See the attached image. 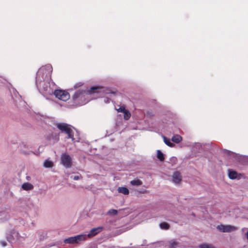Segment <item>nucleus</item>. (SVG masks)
Returning a JSON list of instances; mask_svg holds the SVG:
<instances>
[{
    "mask_svg": "<svg viewBox=\"0 0 248 248\" xmlns=\"http://www.w3.org/2000/svg\"><path fill=\"white\" fill-rule=\"evenodd\" d=\"M70 125L66 123H59L57 124V127L62 132L67 135L66 138L70 139L72 141L75 140L73 131L70 127Z\"/></svg>",
    "mask_w": 248,
    "mask_h": 248,
    "instance_id": "nucleus-1",
    "label": "nucleus"
},
{
    "mask_svg": "<svg viewBox=\"0 0 248 248\" xmlns=\"http://www.w3.org/2000/svg\"><path fill=\"white\" fill-rule=\"evenodd\" d=\"M61 163L66 168H71L72 166V159L68 154H62L61 155Z\"/></svg>",
    "mask_w": 248,
    "mask_h": 248,
    "instance_id": "nucleus-2",
    "label": "nucleus"
},
{
    "mask_svg": "<svg viewBox=\"0 0 248 248\" xmlns=\"http://www.w3.org/2000/svg\"><path fill=\"white\" fill-rule=\"evenodd\" d=\"M54 94L56 97L63 101H66L70 98L69 93L67 92L62 90H55Z\"/></svg>",
    "mask_w": 248,
    "mask_h": 248,
    "instance_id": "nucleus-3",
    "label": "nucleus"
},
{
    "mask_svg": "<svg viewBox=\"0 0 248 248\" xmlns=\"http://www.w3.org/2000/svg\"><path fill=\"white\" fill-rule=\"evenodd\" d=\"M217 228L220 232H231L235 231L237 229L236 227L230 225H224L222 224L218 225Z\"/></svg>",
    "mask_w": 248,
    "mask_h": 248,
    "instance_id": "nucleus-4",
    "label": "nucleus"
},
{
    "mask_svg": "<svg viewBox=\"0 0 248 248\" xmlns=\"http://www.w3.org/2000/svg\"><path fill=\"white\" fill-rule=\"evenodd\" d=\"M103 230V227L93 228L87 235V237L92 238L97 235Z\"/></svg>",
    "mask_w": 248,
    "mask_h": 248,
    "instance_id": "nucleus-5",
    "label": "nucleus"
},
{
    "mask_svg": "<svg viewBox=\"0 0 248 248\" xmlns=\"http://www.w3.org/2000/svg\"><path fill=\"white\" fill-rule=\"evenodd\" d=\"M172 182L175 184H179L182 180L181 173L178 171H175L172 176Z\"/></svg>",
    "mask_w": 248,
    "mask_h": 248,
    "instance_id": "nucleus-6",
    "label": "nucleus"
},
{
    "mask_svg": "<svg viewBox=\"0 0 248 248\" xmlns=\"http://www.w3.org/2000/svg\"><path fill=\"white\" fill-rule=\"evenodd\" d=\"M229 173L228 176L230 179L233 180L235 179H240L241 176V174L240 173L238 174L236 171L229 170Z\"/></svg>",
    "mask_w": 248,
    "mask_h": 248,
    "instance_id": "nucleus-7",
    "label": "nucleus"
},
{
    "mask_svg": "<svg viewBox=\"0 0 248 248\" xmlns=\"http://www.w3.org/2000/svg\"><path fill=\"white\" fill-rule=\"evenodd\" d=\"M85 92L83 91H78L76 92L73 96V99L74 101H76L78 99H81L84 96Z\"/></svg>",
    "mask_w": 248,
    "mask_h": 248,
    "instance_id": "nucleus-8",
    "label": "nucleus"
},
{
    "mask_svg": "<svg viewBox=\"0 0 248 248\" xmlns=\"http://www.w3.org/2000/svg\"><path fill=\"white\" fill-rule=\"evenodd\" d=\"M75 236L77 244H78L80 242L85 241L87 238V235L85 234H80Z\"/></svg>",
    "mask_w": 248,
    "mask_h": 248,
    "instance_id": "nucleus-9",
    "label": "nucleus"
},
{
    "mask_svg": "<svg viewBox=\"0 0 248 248\" xmlns=\"http://www.w3.org/2000/svg\"><path fill=\"white\" fill-rule=\"evenodd\" d=\"M33 188V185L29 183H24L22 185V188L25 190H31Z\"/></svg>",
    "mask_w": 248,
    "mask_h": 248,
    "instance_id": "nucleus-10",
    "label": "nucleus"
},
{
    "mask_svg": "<svg viewBox=\"0 0 248 248\" xmlns=\"http://www.w3.org/2000/svg\"><path fill=\"white\" fill-rule=\"evenodd\" d=\"M118 191L119 193H122L125 195H128L129 193L128 189L125 187H119Z\"/></svg>",
    "mask_w": 248,
    "mask_h": 248,
    "instance_id": "nucleus-11",
    "label": "nucleus"
},
{
    "mask_svg": "<svg viewBox=\"0 0 248 248\" xmlns=\"http://www.w3.org/2000/svg\"><path fill=\"white\" fill-rule=\"evenodd\" d=\"M64 243L65 244H77L75 236L70 237L64 240Z\"/></svg>",
    "mask_w": 248,
    "mask_h": 248,
    "instance_id": "nucleus-12",
    "label": "nucleus"
},
{
    "mask_svg": "<svg viewBox=\"0 0 248 248\" xmlns=\"http://www.w3.org/2000/svg\"><path fill=\"white\" fill-rule=\"evenodd\" d=\"M171 140L173 142L178 143L182 141V138L179 135H175L172 137Z\"/></svg>",
    "mask_w": 248,
    "mask_h": 248,
    "instance_id": "nucleus-13",
    "label": "nucleus"
},
{
    "mask_svg": "<svg viewBox=\"0 0 248 248\" xmlns=\"http://www.w3.org/2000/svg\"><path fill=\"white\" fill-rule=\"evenodd\" d=\"M163 138L164 142L168 146L170 147H173L174 146V145H175L174 144L171 142L170 141V140L169 139L167 138V137H166L165 136H163Z\"/></svg>",
    "mask_w": 248,
    "mask_h": 248,
    "instance_id": "nucleus-14",
    "label": "nucleus"
},
{
    "mask_svg": "<svg viewBox=\"0 0 248 248\" xmlns=\"http://www.w3.org/2000/svg\"><path fill=\"white\" fill-rule=\"evenodd\" d=\"M101 88L98 86H93L90 88V90L88 91L89 93L92 94L94 93H98V90L100 89Z\"/></svg>",
    "mask_w": 248,
    "mask_h": 248,
    "instance_id": "nucleus-15",
    "label": "nucleus"
},
{
    "mask_svg": "<svg viewBox=\"0 0 248 248\" xmlns=\"http://www.w3.org/2000/svg\"><path fill=\"white\" fill-rule=\"evenodd\" d=\"M44 166L45 168H51L53 166V163L48 159H46L44 163Z\"/></svg>",
    "mask_w": 248,
    "mask_h": 248,
    "instance_id": "nucleus-16",
    "label": "nucleus"
},
{
    "mask_svg": "<svg viewBox=\"0 0 248 248\" xmlns=\"http://www.w3.org/2000/svg\"><path fill=\"white\" fill-rule=\"evenodd\" d=\"M157 157L160 161H163L165 157L164 154L160 151H157Z\"/></svg>",
    "mask_w": 248,
    "mask_h": 248,
    "instance_id": "nucleus-17",
    "label": "nucleus"
},
{
    "mask_svg": "<svg viewBox=\"0 0 248 248\" xmlns=\"http://www.w3.org/2000/svg\"><path fill=\"white\" fill-rule=\"evenodd\" d=\"M142 182L139 179H136L131 181L130 184L133 186H140L142 185Z\"/></svg>",
    "mask_w": 248,
    "mask_h": 248,
    "instance_id": "nucleus-18",
    "label": "nucleus"
},
{
    "mask_svg": "<svg viewBox=\"0 0 248 248\" xmlns=\"http://www.w3.org/2000/svg\"><path fill=\"white\" fill-rule=\"evenodd\" d=\"M170 225L165 222H162L160 224V227L162 229L168 230L170 229Z\"/></svg>",
    "mask_w": 248,
    "mask_h": 248,
    "instance_id": "nucleus-19",
    "label": "nucleus"
},
{
    "mask_svg": "<svg viewBox=\"0 0 248 248\" xmlns=\"http://www.w3.org/2000/svg\"><path fill=\"white\" fill-rule=\"evenodd\" d=\"M123 113H124V119L126 120H128L131 116V114L129 111L126 109Z\"/></svg>",
    "mask_w": 248,
    "mask_h": 248,
    "instance_id": "nucleus-20",
    "label": "nucleus"
},
{
    "mask_svg": "<svg viewBox=\"0 0 248 248\" xmlns=\"http://www.w3.org/2000/svg\"><path fill=\"white\" fill-rule=\"evenodd\" d=\"M200 248H215L213 246H212L211 245H209L207 244H201L199 246Z\"/></svg>",
    "mask_w": 248,
    "mask_h": 248,
    "instance_id": "nucleus-21",
    "label": "nucleus"
},
{
    "mask_svg": "<svg viewBox=\"0 0 248 248\" xmlns=\"http://www.w3.org/2000/svg\"><path fill=\"white\" fill-rule=\"evenodd\" d=\"M43 84V90L44 91L46 92L48 90V89L49 88L48 86V83H46L44 81L42 83Z\"/></svg>",
    "mask_w": 248,
    "mask_h": 248,
    "instance_id": "nucleus-22",
    "label": "nucleus"
},
{
    "mask_svg": "<svg viewBox=\"0 0 248 248\" xmlns=\"http://www.w3.org/2000/svg\"><path fill=\"white\" fill-rule=\"evenodd\" d=\"M118 211L115 209H110L108 212V214L110 215H116Z\"/></svg>",
    "mask_w": 248,
    "mask_h": 248,
    "instance_id": "nucleus-23",
    "label": "nucleus"
},
{
    "mask_svg": "<svg viewBox=\"0 0 248 248\" xmlns=\"http://www.w3.org/2000/svg\"><path fill=\"white\" fill-rule=\"evenodd\" d=\"M116 109L118 112H123V113L126 110V109L125 108V107L123 106H119L118 108H116Z\"/></svg>",
    "mask_w": 248,
    "mask_h": 248,
    "instance_id": "nucleus-24",
    "label": "nucleus"
},
{
    "mask_svg": "<svg viewBox=\"0 0 248 248\" xmlns=\"http://www.w3.org/2000/svg\"><path fill=\"white\" fill-rule=\"evenodd\" d=\"M178 245V242L175 241H172L170 243V247L171 248H174Z\"/></svg>",
    "mask_w": 248,
    "mask_h": 248,
    "instance_id": "nucleus-25",
    "label": "nucleus"
},
{
    "mask_svg": "<svg viewBox=\"0 0 248 248\" xmlns=\"http://www.w3.org/2000/svg\"><path fill=\"white\" fill-rule=\"evenodd\" d=\"M0 244L3 247H6L7 246V242L6 241H1L0 242Z\"/></svg>",
    "mask_w": 248,
    "mask_h": 248,
    "instance_id": "nucleus-26",
    "label": "nucleus"
},
{
    "mask_svg": "<svg viewBox=\"0 0 248 248\" xmlns=\"http://www.w3.org/2000/svg\"><path fill=\"white\" fill-rule=\"evenodd\" d=\"M81 175H77V176H75L73 178L74 180H78L80 177H81Z\"/></svg>",
    "mask_w": 248,
    "mask_h": 248,
    "instance_id": "nucleus-27",
    "label": "nucleus"
},
{
    "mask_svg": "<svg viewBox=\"0 0 248 248\" xmlns=\"http://www.w3.org/2000/svg\"><path fill=\"white\" fill-rule=\"evenodd\" d=\"M246 235H247V238L248 240V231L247 232V233H246Z\"/></svg>",
    "mask_w": 248,
    "mask_h": 248,
    "instance_id": "nucleus-28",
    "label": "nucleus"
},
{
    "mask_svg": "<svg viewBox=\"0 0 248 248\" xmlns=\"http://www.w3.org/2000/svg\"><path fill=\"white\" fill-rule=\"evenodd\" d=\"M40 71H38V73H40ZM38 74H37V76H38Z\"/></svg>",
    "mask_w": 248,
    "mask_h": 248,
    "instance_id": "nucleus-29",
    "label": "nucleus"
}]
</instances>
